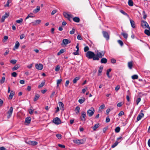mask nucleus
<instances>
[{
	"label": "nucleus",
	"instance_id": "49530a36",
	"mask_svg": "<svg viewBox=\"0 0 150 150\" xmlns=\"http://www.w3.org/2000/svg\"><path fill=\"white\" fill-rule=\"evenodd\" d=\"M5 77H3L1 79L0 81V83L1 84L3 83L5 81Z\"/></svg>",
	"mask_w": 150,
	"mask_h": 150
},
{
	"label": "nucleus",
	"instance_id": "7ed1b4c3",
	"mask_svg": "<svg viewBox=\"0 0 150 150\" xmlns=\"http://www.w3.org/2000/svg\"><path fill=\"white\" fill-rule=\"evenodd\" d=\"M95 112L94 109L93 107H91L90 109L88 110L87 114L89 117L92 116L94 114Z\"/></svg>",
	"mask_w": 150,
	"mask_h": 150
},
{
	"label": "nucleus",
	"instance_id": "393cba45",
	"mask_svg": "<svg viewBox=\"0 0 150 150\" xmlns=\"http://www.w3.org/2000/svg\"><path fill=\"white\" fill-rule=\"evenodd\" d=\"M20 46V44L18 41H16L14 48L16 49H18Z\"/></svg>",
	"mask_w": 150,
	"mask_h": 150
},
{
	"label": "nucleus",
	"instance_id": "39448f33",
	"mask_svg": "<svg viewBox=\"0 0 150 150\" xmlns=\"http://www.w3.org/2000/svg\"><path fill=\"white\" fill-rule=\"evenodd\" d=\"M71 41L67 39H64L62 40V45L63 46H66L68 44L70 43Z\"/></svg>",
	"mask_w": 150,
	"mask_h": 150
},
{
	"label": "nucleus",
	"instance_id": "4c0bfd02",
	"mask_svg": "<svg viewBox=\"0 0 150 150\" xmlns=\"http://www.w3.org/2000/svg\"><path fill=\"white\" fill-rule=\"evenodd\" d=\"M138 78V76L137 75H134L132 76V78L133 79H137Z\"/></svg>",
	"mask_w": 150,
	"mask_h": 150
},
{
	"label": "nucleus",
	"instance_id": "0eeeda50",
	"mask_svg": "<svg viewBox=\"0 0 150 150\" xmlns=\"http://www.w3.org/2000/svg\"><path fill=\"white\" fill-rule=\"evenodd\" d=\"M86 117V113L85 111L81 112L80 118L82 121H85L86 120L85 117Z\"/></svg>",
	"mask_w": 150,
	"mask_h": 150
},
{
	"label": "nucleus",
	"instance_id": "a19ab883",
	"mask_svg": "<svg viewBox=\"0 0 150 150\" xmlns=\"http://www.w3.org/2000/svg\"><path fill=\"white\" fill-rule=\"evenodd\" d=\"M80 107L79 106H77L75 108V110L76 111V113L78 114L79 112Z\"/></svg>",
	"mask_w": 150,
	"mask_h": 150
},
{
	"label": "nucleus",
	"instance_id": "58836bf2",
	"mask_svg": "<svg viewBox=\"0 0 150 150\" xmlns=\"http://www.w3.org/2000/svg\"><path fill=\"white\" fill-rule=\"evenodd\" d=\"M45 81L42 82L40 83V84L38 86V88H41L42 87H43L45 85Z\"/></svg>",
	"mask_w": 150,
	"mask_h": 150
},
{
	"label": "nucleus",
	"instance_id": "473e14b6",
	"mask_svg": "<svg viewBox=\"0 0 150 150\" xmlns=\"http://www.w3.org/2000/svg\"><path fill=\"white\" fill-rule=\"evenodd\" d=\"M80 79L79 77H76L73 80V82L74 83H76V82Z\"/></svg>",
	"mask_w": 150,
	"mask_h": 150
},
{
	"label": "nucleus",
	"instance_id": "cd10ccee",
	"mask_svg": "<svg viewBox=\"0 0 150 150\" xmlns=\"http://www.w3.org/2000/svg\"><path fill=\"white\" fill-rule=\"evenodd\" d=\"M73 20L76 22L78 23L80 21V19L78 17H75L73 18Z\"/></svg>",
	"mask_w": 150,
	"mask_h": 150
},
{
	"label": "nucleus",
	"instance_id": "412c9836",
	"mask_svg": "<svg viewBox=\"0 0 150 150\" xmlns=\"http://www.w3.org/2000/svg\"><path fill=\"white\" fill-rule=\"evenodd\" d=\"M107 62V59L105 58H102L100 60V62L101 63L105 64Z\"/></svg>",
	"mask_w": 150,
	"mask_h": 150
},
{
	"label": "nucleus",
	"instance_id": "052dcab7",
	"mask_svg": "<svg viewBox=\"0 0 150 150\" xmlns=\"http://www.w3.org/2000/svg\"><path fill=\"white\" fill-rule=\"evenodd\" d=\"M12 76L14 77H16L17 76V74L16 72H13L11 73Z\"/></svg>",
	"mask_w": 150,
	"mask_h": 150
},
{
	"label": "nucleus",
	"instance_id": "5701e85b",
	"mask_svg": "<svg viewBox=\"0 0 150 150\" xmlns=\"http://www.w3.org/2000/svg\"><path fill=\"white\" fill-rule=\"evenodd\" d=\"M14 92L13 91H11V92L10 95L9 96V99H12L14 94Z\"/></svg>",
	"mask_w": 150,
	"mask_h": 150
},
{
	"label": "nucleus",
	"instance_id": "6ab92c4d",
	"mask_svg": "<svg viewBox=\"0 0 150 150\" xmlns=\"http://www.w3.org/2000/svg\"><path fill=\"white\" fill-rule=\"evenodd\" d=\"M130 23H131V26L133 28H135V23H134V21L130 19Z\"/></svg>",
	"mask_w": 150,
	"mask_h": 150
},
{
	"label": "nucleus",
	"instance_id": "2f4dec72",
	"mask_svg": "<svg viewBox=\"0 0 150 150\" xmlns=\"http://www.w3.org/2000/svg\"><path fill=\"white\" fill-rule=\"evenodd\" d=\"M34 17V15L33 13H31L29 14L26 17L25 19H27L29 18H33Z\"/></svg>",
	"mask_w": 150,
	"mask_h": 150
},
{
	"label": "nucleus",
	"instance_id": "c9c22d12",
	"mask_svg": "<svg viewBox=\"0 0 150 150\" xmlns=\"http://www.w3.org/2000/svg\"><path fill=\"white\" fill-rule=\"evenodd\" d=\"M120 11L122 14L123 15L126 16L128 17H129V16L127 13H125V11H124L122 10H120Z\"/></svg>",
	"mask_w": 150,
	"mask_h": 150
},
{
	"label": "nucleus",
	"instance_id": "f704fd0d",
	"mask_svg": "<svg viewBox=\"0 0 150 150\" xmlns=\"http://www.w3.org/2000/svg\"><path fill=\"white\" fill-rule=\"evenodd\" d=\"M119 143V142H118L117 141H116L111 146V147L112 148H114L116 146H117L118 144Z\"/></svg>",
	"mask_w": 150,
	"mask_h": 150
},
{
	"label": "nucleus",
	"instance_id": "c756f323",
	"mask_svg": "<svg viewBox=\"0 0 150 150\" xmlns=\"http://www.w3.org/2000/svg\"><path fill=\"white\" fill-rule=\"evenodd\" d=\"M144 33L148 36L150 35V30H145L144 31Z\"/></svg>",
	"mask_w": 150,
	"mask_h": 150
},
{
	"label": "nucleus",
	"instance_id": "774afa93",
	"mask_svg": "<svg viewBox=\"0 0 150 150\" xmlns=\"http://www.w3.org/2000/svg\"><path fill=\"white\" fill-rule=\"evenodd\" d=\"M120 88V86L119 85L117 86L116 87H115V91H118Z\"/></svg>",
	"mask_w": 150,
	"mask_h": 150
},
{
	"label": "nucleus",
	"instance_id": "72a5a7b5",
	"mask_svg": "<svg viewBox=\"0 0 150 150\" xmlns=\"http://www.w3.org/2000/svg\"><path fill=\"white\" fill-rule=\"evenodd\" d=\"M128 4L129 5L131 6L133 5V3L132 0H129L128 1Z\"/></svg>",
	"mask_w": 150,
	"mask_h": 150
},
{
	"label": "nucleus",
	"instance_id": "ddd939ff",
	"mask_svg": "<svg viewBox=\"0 0 150 150\" xmlns=\"http://www.w3.org/2000/svg\"><path fill=\"white\" fill-rule=\"evenodd\" d=\"M35 68L38 70H41L43 67V65L41 64H36L35 65Z\"/></svg>",
	"mask_w": 150,
	"mask_h": 150
},
{
	"label": "nucleus",
	"instance_id": "13d9d810",
	"mask_svg": "<svg viewBox=\"0 0 150 150\" xmlns=\"http://www.w3.org/2000/svg\"><path fill=\"white\" fill-rule=\"evenodd\" d=\"M84 50L85 52H86L89 50V48L88 46H86L84 48Z\"/></svg>",
	"mask_w": 150,
	"mask_h": 150
},
{
	"label": "nucleus",
	"instance_id": "1a4fd4ad",
	"mask_svg": "<svg viewBox=\"0 0 150 150\" xmlns=\"http://www.w3.org/2000/svg\"><path fill=\"white\" fill-rule=\"evenodd\" d=\"M142 112V110L141 111V112L138 115L137 117V121H138L140 120L141 118L143 117L144 116V115L143 113L141 112Z\"/></svg>",
	"mask_w": 150,
	"mask_h": 150
},
{
	"label": "nucleus",
	"instance_id": "f3484780",
	"mask_svg": "<svg viewBox=\"0 0 150 150\" xmlns=\"http://www.w3.org/2000/svg\"><path fill=\"white\" fill-rule=\"evenodd\" d=\"M28 143L32 145L35 146L38 144V142L35 141H30L28 142Z\"/></svg>",
	"mask_w": 150,
	"mask_h": 150
},
{
	"label": "nucleus",
	"instance_id": "2eb2a0df",
	"mask_svg": "<svg viewBox=\"0 0 150 150\" xmlns=\"http://www.w3.org/2000/svg\"><path fill=\"white\" fill-rule=\"evenodd\" d=\"M60 108L62 110H64V105L63 103L61 102H59L58 103Z\"/></svg>",
	"mask_w": 150,
	"mask_h": 150
},
{
	"label": "nucleus",
	"instance_id": "680f3d73",
	"mask_svg": "<svg viewBox=\"0 0 150 150\" xmlns=\"http://www.w3.org/2000/svg\"><path fill=\"white\" fill-rule=\"evenodd\" d=\"M118 42L120 45L121 46H122L123 45V42L121 40H118Z\"/></svg>",
	"mask_w": 150,
	"mask_h": 150
},
{
	"label": "nucleus",
	"instance_id": "9b49d317",
	"mask_svg": "<svg viewBox=\"0 0 150 150\" xmlns=\"http://www.w3.org/2000/svg\"><path fill=\"white\" fill-rule=\"evenodd\" d=\"M13 111V108L12 107H10V109L8 111L7 113L8 114V115L7 116V118H9L11 117V115Z\"/></svg>",
	"mask_w": 150,
	"mask_h": 150
},
{
	"label": "nucleus",
	"instance_id": "de8ad7c7",
	"mask_svg": "<svg viewBox=\"0 0 150 150\" xmlns=\"http://www.w3.org/2000/svg\"><path fill=\"white\" fill-rule=\"evenodd\" d=\"M105 105L104 104H103L99 107V110H101L104 109L105 108Z\"/></svg>",
	"mask_w": 150,
	"mask_h": 150
},
{
	"label": "nucleus",
	"instance_id": "c03bdc74",
	"mask_svg": "<svg viewBox=\"0 0 150 150\" xmlns=\"http://www.w3.org/2000/svg\"><path fill=\"white\" fill-rule=\"evenodd\" d=\"M120 128L119 127H116L115 129V131L117 133H118L120 132Z\"/></svg>",
	"mask_w": 150,
	"mask_h": 150
},
{
	"label": "nucleus",
	"instance_id": "5fc2aeb1",
	"mask_svg": "<svg viewBox=\"0 0 150 150\" xmlns=\"http://www.w3.org/2000/svg\"><path fill=\"white\" fill-rule=\"evenodd\" d=\"M141 101V98H138L136 100V105H138Z\"/></svg>",
	"mask_w": 150,
	"mask_h": 150
},
{
	"label": "nucleus",
	"instance_id": "8fccbe9b",
	"mask_svg": "<svg viewBox=\"0 0 150 150\" xmlns=\"http://www.w3.org/2000/svg\"><path fill=\"white\" fill-rule=\"evenodd\" d=\"M56 136L58 139H61L62 138V136L60 134H56Z\"/></svg>",
	"mask_w": 150,
	"mask_h": 150
},
{
	"label": "nucleus",
	"instance_id": "ea45409f",
	"mask_svg": "<svg viewBox=\"0 0 150 150\" xmlns=\"http://www.w3.org/2000/svg\"><path fill=\"white\" fill-rule=\"evenodd\" d=\"M85 101V98H83V99H80L78 101L80 104H82Z\"/></svg>",
	"mask_w": 150,
	"mask_h": 150
},
{
	"label": "nucleus",
	"instance_id": "4468645a",
	"mask_svg": "<svg viewBox=\"0 0 150 150\" xmlns=\"http://www.w3.org/2000/svg\"><path fill=\"white\" fill-rule=\"evenodd\" d=\"M74 143L78 144H83V141L82 140H74Z\"/></svg>",
	"mask_w": 150,
	"mask_h": 150
},
{
	"label": "nucleus",
	"instance_id": "864d4df0",
	"mask_svg": "<svg viewBox=\"0 0 150 150\" xmlns=\"http://www.w3.org/2000/svg\"><path fill=\"white\" fill-rule=\"evenodd\" d=\"M62 81V79H58L57 80V86H59V84Z\"/></svg>",
	"mask_w": 150,
	"mask_h": 150
},
{
	"label": "nucleus",
	"instance_id": "0e129e2a",
	"mask_svg": "<svg viewBox=\"0 0 150 150\" xmlns=\"http://www.w3.org/2000/svg\"><path fill=\"white\" fill-rule=\"evenodd\" d=\"M9 52V50L8 49L6 50L4 54V55L6 56L8 54Z\"/></svg>",
	"mask_w": 150,
	"mask_h": 150
},
{
	"label": "nucleus",
	"instance_id": "b1692460",
	"mask_svg": "<svg viewBox=\"0 0 150 150\" xmlns=\"http://www.w3.org/2000/svg\"><path fill=\"white\" fill-rule=\"evenodd\" d=\"M99 126V123H97L93 127V130L94 131H95L96 130V129Z\"/></svg>",
	"mask_w": 150,
	"mask_h": 150
},
{
	"label": "nucleus",
	"instance_id": "bb28decb",
	"mask_svg": "<svg viewBox=\"0 0 150 150\" xmlns=\"http://www.w3.org/2000/svg\"><path fill=\"white\" fill-rule=\"evenodd\" d=\"M128 66L129 69H132L133 66L132 62L131 61L129 62L128 64Z\"/></svg>",
	"mask_w": 150,
	"mask_h": 150
},
{
	"label": "nucleus",
	"instance_id": "e2e57ef3",
	"mask_svg": "<svg viewBox=\"0 0 150 150\" xmlns=\"http://www.w3.org/2000/svg\"><path fill=\"white\" fill-rule=\"evenodd\" d=\"M87 87L86 86L85 88L83 89L82 90V93H84L85 92L86 90L87 89Z\"/></svg>",
	"mask_w": 150,
	"mask_h": 150
},
{
	"label": "nucleus",
	"instance_id": "f8f14e48",
	"mask_svg": "<svg viewBox=\"0 0 150 150\" xmlns=\"http://www.w3.org/2000/svg\"><path fill=\"white\" fill-rule=\"evenodd\" d=\"M9 16V13H6L5 14L2 16L1 19V21L2 22H4V21L5 19V18H7Z\"/></svg>",
	"mask_w": 150,
	"mask_h": 150
},
{
	"label": "nucleus",
	"instance_id": "338daca9",
	"mask_svg": "<svg viewBox=\"0 0 150 150\" xmlns=\"http://www.w3.org/2000/svg\"><path fill=\"white\" fill-rule=\"evenodd\" d=\"M77 38L79 40H82V38L81 36L80 35H78L77 36Z\"/></svg>",
	"mask_w": 150,
	"mask_h": 150
},
{
	"label": "nucleus",
	"instance_id": "3c124183",
	"mask_svg": "<svg viewBox=\"0 0 150 150\" xmlns=\"http://www.w3.org/2000/svg\"><path fill=\"white\" fill-rule=\"evenodd\" d=\"M122 137H120L117 138V141H117L118 142H119V143L121 142L122 140Z\"/></svg>",
	"mask_w": 150,
	"mask_h": 150
},
{
	"label": "nucleus",
	"instance_id": "a211bd4d",
	"mask_svg": "<svg viewBox=\"0 0 150 150\" xmlns=\"http://www.w3.org/2000/svg\"><path fill=\"white\" fill-rule=\"evenodd\" d=\"M40 10V7L39 6H37L36 8L33 11V13H36L38 12Z\"/></svg>",
	"mask_w": 150,
	"mask_h": 150
},
{
	"label": "nucleus",
	"instance_id": "69168bd1",
	"mask_svg": "<svg viewBox=\"0 0 150 150\" xmlns=\"http://www.w3.org/2000/svg\"><path fill=\"white\" fill-rule=\"evenodd\" d=\"M58 146L59 147L62 148H65V146L63 144H58Z\"/></svg>",
	"mask_w": 150,
	"mask_h": 150
},
{
	"label": "nucleus",
	"instance_id": "a18cd8bd",
	"mask_svg": "<svg viewBox=\"0 0 150 150\" xmlns=\"http://www.w3.org/2000/svg\"><path fill=\"white\" fill-rule=\"evenodd\" d=\"M11 2V1L10 0H8L7 4L4 6L5 7H9V4Z\"/></svg>",
	"mask_w": 150,
	"mask_h": 150
},
{
	"label": "nucleus",
	"instance_id": "37998d69",
	"mask_svg": "<svg viewBox=\"0 0 150 150\" xmlns=\"http://www.w3.org/2000/svg\"><path fill=\"white\" fill-rule=\"evenodd\" d=\"M23 19L21 18L20 19L16 21V22L18 23H21L23 21Z\"/></svg>",
	"mask_w": 150,
	"mask_h": 150
},
{
	"label": "nucleus",
	"instance_id": "dca6fc26",
	"mask_svg": "<svg viewBox=\"0 0 150 150\" xmlns=\"http://www.w3.org/2000/svg\"><path fill=\"white\" fill-rule=\"evenodd\" d=\"M41 22V21L40 20H36L32 22V23L33 25H35L39 24Z\"/></svg>",
	"mask_w": 150,
	"mask_h": 150
},
{
	"label": "nucleus",
	"instance_id": "aec40b11",
	"mask_svg": "<svg viewBox=\"0 0 150 150\" xmlns=\"http://www.w3.org/2000/svg\"><path fill=\"white\" fill-rule=\"evenodd\" d=\"M103 68V66H101L99 68L98 71V76H100V74L102 71Z\"/></svg>",
	"mask_w": 150,
	"mask_h": 150
},
{
	"label": "nucleus",
	"instance_id": "bf43d9fd",
	"mask_svg": "<svg viewBox=\"0 0 150 150\" xmlns=\"http://www.w3.org/2000/svg\"><path fill=\"white\" fill-rule=\"evenodd\" d=\"M124 114V112L122 111H121L118 114V115L119 116H121Z\"/></svg>",
	"mask_w": 150,
	"mask_h": 150
},
{
	"label": "nucleus",
	"instance_id": "79ce46f5",
	"mask_svg": "<svg viewBox=\"0 0 150 150\" xmlns=\"http://www.w3.org/2000/svg\"><path fill=\"white\" fill-rule=\"evenodd\" d=\"M122 35L126 39H127L128 37V34L125 33H122Z\"/></svg>",
	"mask_w": 150,
	"mask_h": 150
},
{
	"label": "nucleus",
	"instance_id": "f257e3e1",
	"mask_svg": "<svg viewBox=\"0 0 150 150\" xmlns=\"http://www.w3.org/2000/svg\"><path fill=\"white\" fill-rule=\"evenodd\" d=\"M105 52L104 51H97L96 54V57L93 59L94 60H98L100 58H102L104 55Z\"/></svg>",
	"mask_w": 150,
	"mask_h": 150
},
{
	"label": "nucleus",
	"instance_id": "4d7b16f0",
	"mask_svg": "<svg viewBox=\"0 0 150 150\" xmlns=\"http://www.w3.org/2000/svg\"><path fill=\"white\" fill-rule=\"evenodd\" d=\"M111 62L112 64H115L116 62V60L112 58L111 59Z\"/></svg>",
	"mask_w": 150,
	"mask_h": 150
},
{
	"label": "nucleus",
	"instance_id": "09e8293b",
	"mask_svg": "<svg viewBox=\"0 0 150 150\" xmlns=\"http://www.w3.org/2000/svg\"><path fill=\"white\" fill-rule=\"evenodd\" d=\"M17 62V61L15 59H12L10 61V62L11 63L13 64H15Z\"/></svg>",
	"mask_w": 150,
	"mask_h": 150
},
{
	"label": "nucleus",
	"instance_id": "f03ea898",
	"mask_svg": "<svg viewBox=\"0 0 150 150\" xmlns=\"http://www.w3.org/2000/svg\"><path fill=\"white\" fill-rule=\"evenodd\" d=\"M86 57L89 59H93V60L96 57V54L94 52L91 51H88L86 54Z\"/></svg>",
	"mask_w": 150,
	"mask_h": 150
},
{
	"label": "nucleus",
	"instance_id": "4be33fe9",
	"mask_svg": "<svg viewBox=\"0 0 150 150\" xmlns=\"http://www.w3.org/2000/svg\"><path fill=\"white\" fill-rule=\"evenodd\" d=\"M31 118L30 117H27L25 118V122L29 124L30 123Z\"/></svg>",
	"mask_w": 150,
	"mask_h": 150
},
{
	"label": "nucleus",
	"instance_id": "6e6d98bb",
	"mask_svg": "<svg viewBox=\"0 0 150 150\" xmlns=\"http://www.w3.org/2000/svg\"><path fill=\"white\" fill-rule=\"evenodd\" d=\"M60 69V67L59 65H57L55 69V70L56 71H58Z\"/></svg>",
	"mask_w": 150,
	"mask_h": 150
},
{
	"label": "nucleus",
	"instance_id": "7c9ffc66",
	"mask_svg": "<svg viewBox=\"0 0 150 150\" xmlns=\"http://www.w3.org/2000/svg\"><path fill=\"white\" fill-rule=\"evenodd\" d=\"M20 66L19 65H16L12 69L13 71H15L17 70L19 67Z\"/></svg>",
	"mask_w": 150,
	"mask_h": 150
},
{
	"label": "nucleus",
	"instance_id": "20e7f679",
	"mask_svg": "<svg viewBox=\"0 0 150 150\" xmlns=\"http://www.w3.org/2000/svg\"><path fill=\"white\" fill-rule=\"evenodd\" d=\"M141 25L143 28H147L148 29L150 30V27L146 21H142L141 22Z\"/></svg>",
	"mask_w": 150,
	"mask_h": 150
},
{
	"label": "nucleus",
	"instance_id": "a878e982",
	"mask_svg": "<svg viewBox=\"0 0 150 150\" xmlns=\"http://www.w3.org/2000/svg\"><path fill=\"white\" fill-rule=\"evenodd\" d=\"M111 70H112L110 68V69H108L107 71V72H106L107 75V76L109 78H111V77L109 75V73H110V72L111 71Z\"/></svg>",
	"mask_w": 150,
	"mask_h": 150
},
{
	"label": "nucleus",
	"instance_id": "603ef678",
	"mask_svg": "<svg viewBox=\"0 0 150 150\" xmlns=\"http://www.w3.org/2000/svg\"><path fill=\"white\" fill-rule=\"evenodd\" d=\"M123 104V103L121 102L117 103V106L118 107H121Z\"/></svg>",
	"mask_w": 150,
	"mask_h": 150
},
{
	"label": "nucleus",
	"instance_id": "c85d7f7f",
	"mask_svg": "<svg viewBox=\"0 0 150 150\" xmlns=\"http://www.w3.org/2000/svg\"><path fill=\"white\" fill-rule=\"evenodd\" d=\"M40 98V95L37 94H35L34 99V101H36Z\"/></svg>",
	"mask_w": 150,
	"mask_h": 150
},
{
	"label": "nucleus",
	"instance_id": "6e6552de",
	"mask_svg": "<svg viewBox=\"0 0 150 150\" xmlns=\"http://www.w3.org/2000/svg\"><path fill=\"white\" fill-rule=\"evenodd\" d=\"M63 15L65 18H68L69 21H70V18H72L73 16L72 15L69 14L66 12H64Z\"/></svg>",
	"mask_w": 150,
	"mask_h": 150
},
{
	"label": "nucleus",
	"instance_id": "e433bc0d",
	"mask_svg": "<svg viewBox=\"0 0 150 150\" xmlns=\"http://www.w3.org/2000/svg\"><path fill=\"white\" fill-rule=\"evenodd\" d=\"M64 52V50L63 49H61L60 51L58 52L57 54V55H59L63 53Z\"/></svg>",
	"mask_w": 150,
	"mask_h": 150
},
{
	"label": "nucleus",
	"instance_id": "423d86ee",
	"mask_svg": "<svg viewBox=\"0 0 150 150\" xmlns=\"http://www.w3.org/2000/svg\"><path fill=\"white\" fill-rule=\"evenodd\" d=\"M53 122L56 125H59L61 123V121L60 119L58 117L54 118L53 120Z\"/></svg>",
	"mask_w": 150,
	"mask_h": 150
},
{
	"label": "nucleus",
	"instance_id": "9d476101",
	"mask_svg": "<svg viewBox=\"0 0 150 150\" xmlns=\"http://www.w3.org/2000/svg\"><path fill=\"white\" fill-rule=\"evenodd\" d=\"M102 33L104 37L107 40H108L109 39V35L108 33L105 31H103Z\"/></svg>",
	"mask_w": 150,
	"mask_h": 150
}]
</instances>
